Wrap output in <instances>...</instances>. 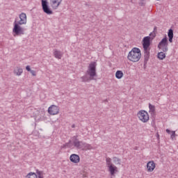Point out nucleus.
Returning a JSON list of instances; mask_svg holds the SVG:
<instances>
[{
  "mask_svg": "<svg viewBox=\"0 0 178 178\" xmlns=\"http://www.w3.org/2000/svg\"><path fill=\"white\" fill-rule=\"evenodd\" d=\"M19 21H17L16 19L13 23V33L14 37L16 36H20V35H24V29H23L22 25L26 24L27 23V15H26V13H22L19 15Z\"/></svg>",
  "mask_w": 178,
  "mask_h": 178,
  "instance_id": "obj_1",
  "label": "nucleus"
},
{
  "mask_svg": "<svg viewBox=\"0 0 178 178\" xmlns=\"http://www.w3.org/2000/svg\"><path fill=\"white\" fill-rule=\"evenodd\" d=\"M94 77H97V62L93 61L89 64L86 74L81 77L83 83H88L91 80H94Z\"/></svg>",
  "mask_w": 178,
  "mask_h": 178,
  "instance_id": "obj_2",
  "label": "nucleus"
},
{
  "mask_svg": "<svg viewBox=\"0 0 178 178\" xmlns=\"http://www.w3.org/2000/svg\"><path fill=\"white\" fill-rule=\"evenodd\" d=\"M151 45V37L146 36L143 39V47L144 52V66H147L148 60H149L150 56V49L149 46Z\"/></svg>",
  "mask_w": 178,
  "mask_h": 178,
  "instance_id": "obj_3",
  "label": "nucleus"
},
{
  "mask_svg": "<svg viewBox=\"0 0 178 178\" xmlns=\"http://www.w3.org/2000/svg\"><path fill=\"white\" fill-rule=\"evenodd\" d=\"M127 58L131 62H138L141 59V50L139 48L134 47L128 54Z\"/></svg>",
  "mask_w": 178,
  "mask_h": 178,
  "instance_id": "obj_4",
  "label": "nucleus"
},
{
  "mask_svg": "<svg viewBox=\"0 0 178 178\" xmlns=\"http://www.w3.org/2000/svg\"><path fill=\"white\" fill-rule=\"evenodd\" d=\"M137 115L139 120L143 122V123H147V122L149 120V115H148V113L144 110L140 111Z\"/></svg>",
  "mask_w": 178,
  "mask_h": 178,
  "instance_id": "obj_5",
  "label": "nucleus"
},
{
  "mask_svg": "<svg viewBox=\"0 0 178 178\" xmlns=\"http://www.w3.org/2000/svg\"><path fill=\"white\" fill-rule=\"evenodd\" d=\"M42 10L47 15H52L53 12L52 10L49 8L48 5V1L47 0H42Z\"/></svg>",
  "mask_w": 178,
  "mask_h": 178,
  "instance_id": "obj_6",
  "label": "nucleus"
},
{
  "mask_svg": "<svg viewBox=\"0 0 178 178\" xmlns=\"http://www.w3.org/2000/svg\"><path fill=\"white\" fill-rule=\"evenodd\" d=\"M59 106L55 105H51L48 108V113L49 115H58V113H59Z\"/></svg>",
  "mask_w": 178,
  "mask_h": 178,
  "instance_id": "obj_7",
  "label": "nucleus"
},
{
  "mask_svg": "<svg viewBox=\"0 0 178 178\" xmlns=\"http://www.w3.org/2000/svg\"><path fill=\"white\" fill-rule=\"evenodd\" d=\"M60 3H62V0H50V5L52 9H58Z\"/></svg>",
  "mask_w": 178,
  "mask_h": 178,
  "instance_id": "obj_8",
  "label": "nucleus"
},
{
  "mask_svg": "<svg viewBox=\"0 0 178 178\" xmlns=\"http://www.w3.org/2000/svg\"><path fill=\"white\" fill-rule=\"evenodd\" d=\"M70 161L72 162V163H79L80 162V156L73 154L70 156Z\"/></svg>",
  "mask_w": 178,
  "mask_h": 178,
  "instance_id": "obj_9",
  "label": "nucleus"
},
{
  "mask_svg": "<svg viewBox=\"0 0 178 178\" xmlns=\"http://www.w3.org/2000/svg\"><path fill=\"white\" fill-rule=\"evenodd\" d=\"M147 168L148 172H154V169H155V162H154V161H149L147 163Z\"/></svg>",
  "mask_w": 178,
  "mask_h": 178,
  "instance_id": "obj_10",
  "label": "nucleus"
},
{
  "mask_svg": "<svg viewBox=\"0 0 178 178\" xmlns=\"http://www.w3.org/2000/svg\"><path fill=\"white\" fill-rule=\"evenodd\" d=\"M108 172H110L111 176H115V173L118 172V167H116L115 165H110L108 167Z\"/></svg>",
  "mask_w": 178,
  "mask_h": 178,
  "instance_id": "obj_11",
  "label": "nucleus"
},
{
  "mask_svg": "<svg viewBox=\"0 0 178 178\" xmlns=\"http://www.w3.org/2000/svg\"><path fill=\"white\" fill-rule=\"evenodd\" d=\"M73 144L75 148H76L77 149H83V141H80V140L73 141Z\"/></svg>",
  "mask_w": 178,
  "mask_h": 178,
  "instance_id": "obj_12",
  "label": "nucleus"
},
{
  "mask_svg": "<svg viewBox=\"0 0 178 178\" xmlns=\"http://www.w3.org/2000/svg\"><path fill=\"white\" fill-rule=\"evenodd\" d=\"M165 45H169L168 42V37L165 36L161 42L158 44V47H165Z\"/></svg>",
  "mask_w": 178,
  "mask_h": 178,
  "instance_id": "obj_13",
  "label": "nucleus"
},
{
  "mask_svg": "<svg viewBox=\"0 0 178 178\" xmlns=\"http://www.w3.org/2000/svg\"><path fill=\"white\" fill-rule=\"evenodd\" d=\"M169 42H173V29H170L168 32Z\"/></svg>",
  "mask_w": 178,
  "mask_h": 178,
  "instance_id": "obj_14",
  "label": "nucleus"
},
{
  "mask_svg": "<svg viewBox=\"0 0 178 178\" xmlns=\"http://www.w3.org/2000/svg\"><path fill=\"white\" fill-rule=\"evenodd\" d=\"M54 57L57 59H62V52L60 51H58L57 49H55L54 51Z\"/></svg>",
  "mask_w": 178,
  "mask_h": 178,
  "instance_id": "obj_15",
  "label": "nucleus"
},
{
  "mask_svg": "<svg viewBox=\"0 0 178 178\" xmlns=\"http://www.w3.org/2000/svg\"><path fill=\"white\" fill-rule=\"evenodd\" d=\"M157 58L160 60H163V59H165L166 58V54L165 53H163V51L159 52L157 54Z\"/></svg>",
  "mask_w": 178,
  "mask_h": 178,
  "instance_id": "obj_16",
  "label": "nucleus"
},
{
  "mask_svg": "<svg viewBox=\"0 0 178 178\" xmlns=\"http://www.w3.org/2000/svg\"><path fill=\"white\" fill-rule=\"evenodd\" d=\"M166 133H168V134H170L171 133V136H170V138L171 140H174L175 137H176V131H170V129H166L165 130Z\"/></svg>",
  "mask_w": 178,
  "mask_h": 178,
  "instance_id": "obj_17",
  "label": "nucleus"
},
{
  "mask_svg": "<svg viewBox=\"0 0 178 178\" xmlns=\"http://www.w3.org/2000/svg\"><path fill=\"white\" fill-rule=\"evenodd\" d=\"M123 76H124L123 72H122L120 70H118L115 72L116 79H122V77H123Z\"/></svg>",
  "mask_w": 178,
  "mask_h": 178,
  "instance_id": "obj_18",
  "label": "nucleus"
},
{
  "mask_svg": "<svg viewBox=\"0 0 178 178\" xmlns=\"http://www.w3.org/2000/svg\"><path fill=\"white\" fill-rule=\"evenodd\" d=\"M106 163L107 168H109L110 166L113 165V164L112 163V159L109 157L106 158Z\"/></svg>",
  "mask_w": 178,
  "mask_h": 178,
  "instance_id": "obj_19",
  "label": "nucleus"
},
{
  "mask_svg": "<svg viewBox=\"0 0 178 178\" xmlns=\"http://www.w3.org/2000/svg\"><path fill=\"white\" fill-rule=\"evenodd\" d=\"M25 178H38V177L37 176V174H35V172H31L29 174H27Z\"/></svg>",
  "mask_w": 178,
  "mask_h": 178,
  "instance_id": "obj_20",
  "label": "nucleus"
},
{
  "mask_svg": "<svg viewBox=\"0 0 178 178\" xmlns=\"http://www.w3.org/2000/svg\"><path fill=\"white\" fill-rule=\"evenodd\" d=\"M83 148L84 149H92V146L87 143L83 142Z\"/></svg>",
  "mask_w": 178,
  "mask_h": 178,
  "instance_id": "obj_21",
  "label": "nucleus"
},
{
  "mask_svg": "<svg viewBox=\"0 0 178 178\" xmlns=\"http://www.w3.org/2000/svg\"><path fill=\"white\" fill-rule=\"evenodd\" d=\"M113 161L115 165H121L122 159H120L116 156H114L113 158Z\"/></svg>",
  "mask_w": 178,
  "mask_h": 178,
  "instance_id": "obj_22",
  "label": "nucleus"
},
{
  "mask_svg": "<svg viewBox=\"0 0 178 178\" xmlns=\"http://www.w3.org/2000/svg\"><path fill=\"white\" fill-rule=\"evenodd\" d=\"M14 73L17 74V76H22V74L23 73V69L17 68V70L14 71Z\"/></svg>",
  "mask_w": 178,
  "mask_h": 178,
  "instance_id": "obj_23",
  "label": "nucleus"
},
{
  "mask_svg": "<svg viewBox=\"0 0 178 178\" xmlns=\"http://www.w3.org/2000/svg\"><path fill=\"white\" fill-rule=\"evenodd\" d=\"M168 45H165V46H161V47H159V49H161V51H163V52H168L169 48L168 47Z\"/></svg>",
  "mask_w": 178,
  "mask_h": 178,
  "instance_id": "obj_24",
  "label": "nucleus"
},
{
  "mask_svg": "<svg viewBox=\"0 0 178 178\" xmlns=\"http://www.w3.org/2000/svg\"><path fill=\"white\" fill-rule=\"evenodd\" d=\"M149 108L152 113H154L155 112V106L151 104V103L149 104Z\"/></svg>",
  "mask_w": 178,
  "mask_h": 178,
  "instance_id": "obj_25",
  "label": "nucleus"
},
{
  "mask_svg": "<svg viewBox=\"0 0 178 178\" xmlns=\"http://www.w3.org/2000/svg\"><path fill=\"white\" fill-rule=\"evenodd\" d=\"M36 173L38 175V178H44L42 175V171H40L39 170H36Z\"/></svg>",
  "mask_w": 178,
  "mask_h": 178,
  "instance_id": "obj_26",
  "label": "nucleus"
},
{
  "mask_svg": "<svg viewBox=\"0 0 178 178\" xmlns=\"http://www.w3.org/2000/svg\"><path fill=\"white\" fill-rule=\"evenodd\" d=\"M150 40H154L155 37H156V34L155 33V31L149 33Z\"/></svg>",
  "mask_w": 178,
  "mask_h": 178,
  "instance_id": "obj_27",
  "label": "nucleus"
},
{
  "mask_svg": "<svg viewBox=\"0 0 178 178\" xmlns=\"http://www.w3.org/2000/svg\"><path fill=\"white\" fill-rule=\"evenodd\" d=\"M70 143H72V140H69L68 143H67L63 145L62 147H63V148L70 147L69 145H70Z\"/></svg>",
  "mask_w": 178,
  "mask_h": 178,
  "instance_id": "obj_28",
  "label": "nucleus"
},
{
  "mask_svg": "<svg viewBox=\"0 0 178 178\" xmlns=\"http://www.w3.org/2000/svg\"><path fill=\"white\" fill-rule=\"evenodd\" d=\"M139 5H140V6H145V1L144 0H141L139 2Z\"/></svg>",
  "mask_w": 178,
  "mask_h": 178,
  "instance_id": "obj_29",
  "label": "nucleus"
},
{
  "mask_svg": "<svg viewBox=\"0 0 178 178\" xmlns=\"http://www.w3.org/2000/svg\"><path fill=\"white\" fill-rule=\"evenodd\" d=\"M79 136L76 135V136H74L72 137V140H74L73 141H79Z\"/></svg>",
  "mask_w": 178,
  "mask_h": 178,
  "instance_id": "obj_30",
  "label": "nucleus"
},
{
  "mask_svg": "<svg viewBox=\"0 0 178 178\" xmlns=\"http://www.w3.org/2000/svg\"><path fill=\"white\" fill-rule=\"evenodd\" d=\"M30 73L32 74V76H36L37 74L35 73V71H34L33 70H31L30 71Z\"/></svg>",
  "mask_w": 178,
  "mask_h": 178,
  "instance_id": "obj_31",
  "label": "nucleus"
},
{
  "mask_svg": "<svg viewBox=\"0 0 178 178\" xmlns=\"http://www.w3.org/2000/svg\"><path fill=\"white\" fill-rule=\"evenodd\" d=\"M26 70H27V72H30V71L32 70L31 68H30V65H27V66L26 67Z\"/></svg>",
  "mask_w": 178,
  "mask_h": 178,
  "instance_id": "obj_32",
  "label": "nucleus"
},
{
  "mask_svg": "<svg viewBox=\"0 0 178 178\" xmlns=\"http://www.w3.org/2000/svg\"><path fill=\"white\" fill-rule=\"evenodd\" d=\"M72 129H74V127H76V125L75 124H72Z\"/></svg>",
  "mask_w": 178,
  "mask_h": 178,
  "instance_id": "obj_33",
  "label": "nucleus"
},
{
  "mask_svg": "<svg viewBox=\"0 0 178 178\" xmlns=\"http://www.w3.org/2000/svg\"><path fill=\"white\" fill-rule=\"evenodd\" d=\"M159 137V134H157V138Z\"/></svg>",
  "mask_w": 178,
  "mask_h": 178,
  "instance_id": "obj_34",
  "label": "nucleus"
},
{
  "mask_svg": "<svg viewBox=\"0 0 178 178\" xmlns=\"http://www.w3.org/2000/svg\"><path fill=\"white\" fill-rule=\"evenodd\" d=\"M156 27H154V30H156Z\"/></svg>",
  "mask_w": 178,
  "mask_h": 178,
  "instance_id": "obj_35",
  "label": "nucleus"
}]
</instances>
